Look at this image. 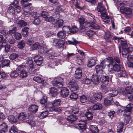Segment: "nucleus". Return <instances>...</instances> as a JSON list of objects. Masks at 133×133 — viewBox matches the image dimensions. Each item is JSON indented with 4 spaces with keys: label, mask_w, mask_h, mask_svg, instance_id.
<instances>
[{
    "label": "nucleus",
    "mask_w": 133,
    "mask_h": 133,
    "mask_svg": "<svg viewBox=\"0 0 133 133\" xmlns=\"http://www.w3.org/2000/svg\"><path fill=\"white\" fill-rule=\"evenodd\" d=\"M118 93V91L117 90H111L109 91V95L111 97H114L117 95Z\"/></svg>",
    "instance_id": "41"
},
{
    "label": "nucleus",
    "mask_w": 133,
    "mask_h": 133,
    "mask_svg": "<svg viewBox=\"0 0 133 133\" xmlns=\"http://www.w3.org/2000/svg\"><path fill=\"white\" fill-rule=\"evenodd\" d=\"M80 99L81 102L82 103H84L87 101V98L84 95H82L80 96Z\"/></svg>",
    "instance_id": "59"
},
{
    "label": "nucleus",
    "mask_w": 133,
    "mask_h": 133,
    "mask_svg": "<svg viewBox=\"0 0 133 133\" xmlns=\"http://www.w3.org/2000/svg\"><path fill=\"white\" fill-rule=\"evenodd\" d=\"M97 9L98 12H100L101 14V16L102 18L105 19L109 17V16L107 15L106 10L104 6L102 5L101 2L98 3Z\"/></svg>",
    "instance_id": "5"
},
{
    "label": "nucleus",
    "mask_w": 133,
    "mask_h": 133,
    "mask_svg": "<svg viewBox=\"0 0 133 133\" xmlns=\"http://www.w3.org/2000/svg\"><path fill=\"white\" fill-rule=\"evenodd\" d=\"M30 9H28V8L25 7L24 9L23 13L25 15H28L30 14Z\"/></svg>",
    "instance_id": "64"
},
{
    "label": "nucleus",
    "mask_w": 133,
    "mask_h": 133,
    "mask_svg": "<svg viewBox=\"0 0 133 133\" xmlns=\"http://www.w3.org/2000/svg\"><path fill=\"white\" fill-rule=\"evenodd\" d=\"M25 115L23 112L20 113L18 116V119L20 120H23L25 119Z\"/></svg>",
    "instance_id": "58"
},
{
    "label": "nucleus",
    "mask_w": 133,
    "mask_h": 133,
    "mask_svg": "<svg viewBox=\"0 0 133 133\" xmlns=\"http://www.w3.org/2000/svg\"><path fill=\"white\" fill-rule=\"evenodd\" d=\"M34 81L38 83H42L43 81V79L39 76H35L33 78Z\"/></svg>",
    "instance_id": "44"
},
{
    "label": "nucleus",
    "mask_w": 133,
    "mask_h": 133,
    "mask_svg": "<svg viewBox=\"0 0 133 133\" xmlns=\"http://www.w3.org/2000/svg\"><path fill=\"white\" fill-rule=\"evenodd\" d=\"M89 24H86V23L80 24V29L81 31L84 32L87 30L86 29L88 27H89V25H88Z\"/></svg>",
    "instance_id": "31"
},
{
    "label": "nucleus",
    "mask_w": 133,
    "mask_h": 133,
    "mask_svg": "<svg viewBox=\"0 0 133 133\" xmlns=\"http://www.w3.org/2000/svg\"><path fill=\"white\" fill-rule=\"evenodd\" d=\"M18 55L20 57L25 59L26 61V63L29 65V70L32 71V69L34 68L33 62L32 58L28 57L27 56H26L25 53L23 52H21Z\"/></svg>",
    "instance_id": "4"
},
{
    "label": "nucleus",
    "mask_w": 133,
    "mask_h": 133,
    "mask_svg": "<svg viewBox=\"0 0 133 133\" xmlns=\"http://www.w3.org/2000/svg\"><path fill=\"white\" fill-rule=\"evenodd\" d=\"M95 61L93 59H91L89 61L88 63L87 64V66L89 67H91L95 65Z\"/></svg>",
    "instance_id": "43"
},
{
    "label": "nucleus",
    "mask_w": 133,
    "mask_h": 133,
    "mask_svg": "<svg viewBox=\"0 0 133 133\" xmlns=\"http://www.w3.org/2000/svg\"><path fill=\"white\" fill-rule=\"evenodd\" d=\"M45 107H46V108H47V106H46ZM47 109L48 110H46L40 113L39 116V118L41 119H43L45 118L47 116L48 114V111H49V109Z\"/></svg>",
    "instance_id": "25"
},
{
    "label": "nucleus",
    "mask_w": 133,
    "mask_h": 133,
    "mask_svg": "<svg viewBox=\"0 0 133 133\" xmlns=\"http://www.w3.org/2000/svg\"><path fill=\"white\" fill-rule=\"evenodd\" d=\"M41 15L44 18H46L49 15V13L46 11H43L41 14Z\"/></svg>",
    "instance_id": "63"
},
{
    "label": "nucleus",
    "mask_w": 133,
    "mask_h": 133,
    "mask_svg": "<svg viewBox=\"0 0 133 133\" xmlns=\"http://www.w3.org/2000/svg\"><path fill=\"white\" fill-rule=\"evenodd\" d=\"M50 94L52 97H55L58 94L57 89L55 88L52 87L50 90Z\"/></svg>",
    "instance_id": "20"
},
{
    "label": "nucleus",
    "mask_w": 133,
    "mask_h": 133,
    "mask_svg": "<svg viewBox=\"0 0 133 133\" xmlns=\"http://www.w3.org/2000/svg\"><path fill=\"white\" fill-rule=\"evenodd\" d=\"M133 107V105L131 103H129L125 107V111L127 112V114H124V115L128 116L130 114V112Z\"/></svg>",
    "instance_id": "17"
},
{
    "label": "nucleus",
    "mask_w": 133,
    "mask_h": 133,
    "mask_svg": "<svg viewBox=\"0 0 133 133\" xmlns=\"http://www.w3.org/2000/svg\"><path fill=\"white\" fill-rule=\"evenodd\" d=\"M85 115L88 119L89 120L91 119L93 117V115L91 112H86Z\"/></svg>",
    "instance_id": "49"
},
{
    "label": "nucleus",
    "mask_w": 133,
    "mask_h": 133,
    "mask_svg": "<svg viewBox=\"0 0 133 133\" xmlns=\"http://www.w3.org/2000/svg\"><path fill=\"white\" fill-rule=\"evenodd\" d=\"M9 131L10 133H17V129L16 126L13 125L11 127Z\"/></svg>",
    "instance_id": "42"
},
{
    "label": "nucleus",
    "mask_w": 133,
    "mask_h": 133,
    "mask_svg": "<svg viewBox=\"0 0 133 133\" xmlns=\"http://www.w3.org/2000/svg\"><path fill=\"white\" fill-rule=\"evenodd\" d=\"M38 107L35 105H31L29 108V110L35 113L38 110Z\"/></svg>",
    "instance_id": "37"
},
{
    "label": "nucleus",
    "mask_w": 133,
    "mask_h": 133,
    "mask_svg": "<svg viewBox=\"0 0 133 133\" xmlns=\"http://www.w3.org/2000/svg\"><path fill=\"white\" fill-rule=\"evenodd\" d=\"M115 102L112 98H107L104 99V104L105 105L108 106L114 103Z\"/></svg>",
    "instance_id": "13"
},
{
    "label": "nucleus",
    "mask_w": 133,
    "mask_h": 133,
    "mask_svg": "<svg viewBox=\"0 0 133 133\" xmlns=\"http://www.w3.org/2000/svg\"><path fill=\"white\" fill-rule=\"evenodd\" d=\"M52 82L53 86L57 88H61L63 86V79L62 78H60L59 80L53 81Z\"/></svg>",
    "instance_id": "10"
},
{
    "label": "nucleus",
    "mask_w": 133,
    "mask_h": 133,
    "mask_svg": "<svg viewBox=\"0 0 133 133\" xmlns=\"http://www.w3.org/2000/svg\"><path fill=\"white\" fill-rule=\"evenodd\" d=\"M25 45L24 42L23 41H22L19 43L18 44V48L20 49H22Z\"/></svg>",
    "instance_id": "57"
},
{
    "label": "nucleus",
    "mask_w": 133,
    "mask_h": 133,
    "mask_svg": "<svg viewBox=\"0 0 133 133\" xmlns=\"http://www.w3.org/2000/svg\"><path fill=\"white\" fill-rule=\"evenodd\" d=\"M40 46V44L38 43H36L32 45L31 46L32 49L34 50H36L39 48Z\"/></svg>",
    "instance_id": "51"
},
{
    "label": "nucleus",
    "mask_w": 133,
    "mask_h": 133,
    "mask_svg": "<svg viewBox=\"0 0 133 133\" xmlns=\"http://www.w3.org/2000/svg\"><path fill=\"white\" fill-rule=\"evenodd\" d=\"M52 42L54 44L56 45V46L58 48H60L63 47L64 44V42L62 40L59 39L52 38Z\"/></svg>",
    "instance_id": "9"
},
{
    "label": "nucleus",
    "mask_w": 133,
    "mask_h": 133,
    "mask_svg": "<svg viewBox=\"0 0 133 133\" xmlns=\"http://www.w3.org/2000/svg\"><path fill=\"white\" fill-rule=\"evenodd\" d=\"M91 79H90L87 78H85L81 80L82 83L85 84H89L91 82Z\"/></svg>",
    "instance_id": "45"
},
{
    "label": "nucleus",
    "mask_w": 133,
    "mask_h": 133,
    "mask_svg": "<svg viewBox=\"0 0 133 133\" xmlns=\"http://www.w3.org/2000/svg\"><path fill=\"white\" fill-rule=\"evenodd\" d=\"M69 92L68 90L65 87L62 88L60 92V95L63 97H67L69 95Z\"/></svg>",
    "instance_id": "16"
},
{
    "label": "nucleus",
    "mask_w": 133,
    "mask_h": 133,
    "mask_svg": "<svg viewBox=\"0 0 133 133\" xmlns=\"http://www.w3.org/2000/svg\"><path fill=\"white\" fill-rule=\"evenodd\" d=\"M78 97V95L77 94L73 93L71 94L70 95V97L72 100L76 99Z\"/></svg>",
    "instance_id": "61"
},
{
    "label": "nucleus",
    "mask_w": 133,
    "mask_h": 133,
    "mask_svg": "<svg viewBox=\"0 0 133 133\" xmlns=\"http://www.w3.org/2000/svg\"><path fill=\"white\" fill-rule=\"evenodd\" d=\"M93 97L97 100H100L102 98V95L100 92H97L94 94Z\"/></svg>",
    "instance_id": "26"
},
{
    "label": "nucleus",
    "mask_w": 133,
    "mask_h": 133,
    "mask_svg": "<svg viewBox=\"0 0 133 133\" xmlns=\"http://www.w3.org/2000/svg\"><path fill=\"white\" fill-rule=\"evenodd\" d=\"M61 102V100L59 99H55L51 102L46 105L47 108L50 111H55L58 112H61L62 109L60 107H58Z\"/></svg>",
    "instance_id": "1"
},
{
    "label": "nucleus",
    "mask_w": 133,
    "mask_h": 133,
    "mask_svg": "<svg viewBox=\"0 0 133 133\" xmlns=\"http://www.w3.org/2000/svg\"><path fill=\"white\" fill-rule=\"evenodd\" d=\"M90 25V24H89ZM89 27H91L92 28L95 30H97L100 29V27L98 24H96L94 22H92L90 23V25H89Z\"/></svg>",
    "instance_id": "34"
},
{
    "label": "nucleus",
    "mask_w": 133,
    "mask_h": 133,
    "mask_svg": "<svg viewBox=\"0 0 133 133\" xmlns=\"http://www.w3.org/2000/svg\"><path fill=\"white\" fill-rule=\"evenodd\" d=\"M102 108V105L101 104L97 103L93 105L92 109L94 110H99L101 109Z\"/></svg>",
    "instance_id": "27"
},
{
    "label": "nucleus",
    "mask_w": 133,
    "mask_h": 133,
    "mask_svg": "<svg viewBox=\"0 0 133 133\" xmlns=\"http://www.w3.org/2000/svg\"><path fill=\"white\" fill-rule=\"evenodd\" d=\"M113 61L114 59L113 58L108 57L101 62L100 64L103 68H104L106 67L109 68L112 66Z\"/></svg>",
    "instance_id": "3"
},
{
    "label": "nucleus",
    "mask_w": 133,
    "mask_h": 133,
    "mask_svg": "<svg viewBox=\"0 0 133 133\" xmlns=\"http://www.w3.org/2000/svg\"><path fill=\"white\" fill-rule=\"evenodd\" d=\"M90 128L92 133H98L99 130L96 126L91 125Z\"/></svg>",
    "instance_id": "29"
},
{
    "label": "nucleus",
    "mask_w": 133,
    "mask_h": 133,
    "mask_svg": "<svg viewBox=\"0 0 133 133\" xmlns=\"http://www.w3.org/2000/svg\"><path fill=\"white\" fill-rule=\"evenodd\" d=\"M25 68L24 65H19L17 68V70L19 71V76L22 78L26 77L28 75V74L24 69Z\"/></svg>",
    "instance_id": "6"
},
{
    "label": "nucleus",
    "mask_w": 133,
    "mask_h": 133,
    "mask_svg": "<svg viewBox=\"0 0 133 133\" xmlns=\"http://www.w3.org/2000/svg\"><path fill=\"white\" fill-rule=\"evenodd\" d=\"M15 10L14 8L12 6H10L9 7L8 10V12L10 14H12L14 15L15 14Z\"/></svg>",
    "instance_id": "50"
},
{
    "label": "nucleus",
    "mask_w": 133,
    "mask_h": 133,
    "mask_svg": "<svg viewBox=\"0 0 133 133\" xmlns=\"http://www.w3.org/2000/svg\"><path fill=\"white\" fill-rule=\"evenodd\" d=\"M127 74L123 69L120 70L117 74V76L119 77L126 78L127 77Z\"/></svg>",
    "instance_id": "23"
},
{
    "label": "nucleus",
    "mask_w": 133,
    "mask_h": 133,
    "mask_svg": "<svg viewBox=\"0 0 133 133\" xmlns=\"http://www.w3.org/2000/svg\"><path fill=\"white\" fill-rule=\"evenodd\" d=\"M123 126V124L121 122L118 124L117 125V130L118 133H120L122 131Z\"/></svg>",
    "instance_id": "30"
},
{
    "label": "nucleus",
    "mask_w": 133,
    "mask_h": 133,
    "mask_svg": "<svg viewBox=\"0 0 133 133\" xmlns=\"http://www.w3.org/2000/svg\"><path fill=\"white\" fill-rule=\"evenodd\" d=\"M82 76V70L79 68L77 69L75 71L74 77L76 78H81Z\"/></svg>",
    "instance_id": "18"
},
{
    "label": "nucleus",
    "mask_w": 133,
    "mask_h": 133,
    "mask_svg": "<svg viewBox=\"0 0 133 133\" xmlns=\"http://www.w3.org/2000/svg\"><path fill=\"white\" fill-rule=\"evenodd\" d=\"M116 4L118 6H121L120 11L122 14H124L125 16H128L131 14L132 12L131 9L129 8L126 7L125 6H128V4L120 2L119 1H117Z\"/></svg>",
    "instance_id": "2"
},
{
    "label": "nucleus",
    "mask_w": 133,
    "mask_h": 133,
    "mask_svg": "<svg viewBox=\"0 0 133 133\" xmlns=\"http://www.w3.org/2000/svg\"><path fill=\"white\" fill-rule=\"evenodd\" d=\"M8 128L6 123L5 122H3L0 125V133H5V131Z\"/></svg>",
    "instance_id": "19"
},
{
    "label": "nucleus",
    "mask_w": 133,
    "mask_h": 133,
    "mask_svg": "<svg viewBox=\"0 0 133 133\" xmlns=\"http://www.w3.org/2000/svg\"><path fill=\"white\" fill-rule=\"evenodd\" d=\"M29 29L26 27L23 28L22 30V33L23 36L26 37L28 35Z\"/></svg>",
    "instance_id": "33"
},
{
    "label": "nucleus",
    "mask_w": 133,
    "mask_h": 133,
    "mask_svg": "<svg viewBox=\"0 0 133 133\" xmlns=\"http://www.w3.org/2000/svg\"><path fill=\"white\" fill-rule=\"evenodd\" d=\"M69 84L70 87V90L72 92H76L79 89V87L77 84L71 81L69 82Z\"/></svg>",
    "instance_id": "12"
},
{
    "label": "nucleus",
    "mask_w": 133,
    "mask_h": 133,
    "mask_svg": "<svg viewBox=\"0 0 133 133\" xmlns=\"http://www.w3.org/2000/svg\"><path fill=\"white\" fill-rule=\"evenodd\" d=\"M123 94H125L130 100L133 101V89L130 87H126L124 92L122 91Z\"/></svg>",
    "instance_id": "7"
},
{
    "label": "nucleus",
    "mask_w": 133,
    "mask_h": 133,
    "mask_svg": "<svg viewBox=\"0 0 133 133\" xmlns=\"http://www.w3.org/2000/svg\"><path fill=\"white\" fill-rule=\"evenodd\" d=\"M66 43L68 44L76 45V44H78L79 42L73 38L72 41L68 40L66 42Z\"/></svg>",
    "instance_id": "46"
},
{
    "label": "nucleus",
    "mask_w": 133,
    "mask_h": 133,
    "mask_svg": "<svg viewBox=\"0 0 133 133\" xmlns=\"http://www.w3.org/2000/svg\"><path fill=\"white\" fill-rule=\"evenodd\" d=\"M63 21L61 19L58 20L55 23L54 26L57 28H59L63 26Z\"/></svg>",
    "instance_id": "21"
},
{
    "label": "nucleus",
    "mask_w": 133,
    "mask_h": 133,
    "mask_svg": "<svg viewBox=\"0 0 133 133\" xmlns=\"http://www.w3.org/2000/svg\"><path fill=\"white\" fill-rule=\"evenodd\" d=\"M45 21L49 22L51 23H52L55 21V19L52 16H49V15L44 20Z\"/></svg>",
    "instance_id": "39"
},
{
    "label": "nucleus",
    "mask_w": 133,
    "mask_h": 133,
    "mask_svg": "<svg viewBox=\"0 0 133 133\" xmlns=\"http://www.w3.org/2000/svg\"><path fill=\"white\" fill-rule=\"evenodd\" d=\"M92 81L95 84L99 83V78L97 76H94L91 79Z\"/></svg>",
    "instance_id": "36"
},
{
    "label": "nucleus",
    "mask_w": 133,
    "mask_h": 133,
    "mask_svg": "<svg viewBox=\"0 0 133 133\" xmlns=\"http://www.w3.org/2000/svg\"><path fill=\"white\" fill-rule=\"evenodd\" d=\"M101 81L105 84H107L109 82V77L107 76L102 75L100 78Z\"/></svg>",
    "instance_id": "22"
},
{
    "label": "nucleus",
    "mask_w": 133,
    "mask_h": 133,
    "mask_svg": "<svg viewBox=\"0 0 133 133\" xmlns=\"http://www.w3.org/2000/svg\"><path fill=\"white\" fill-rule=\"evenodd\" d=\"M86 121L85 120H80L78 123V125L80 129L84 132L86 128Z\"/></svg>",
    "instance_id": "15"
},
{
    "label": "nucleus",
    "mask_w": 133,
    "mask_h": 133,
    "mask_svg": "<svg viewBox=\"0 0 133 133\" xmlns=\"http://www.w3.org/2000/svg\"><path fill=\"white\" fill-rule=\"evenodd\" d=\"M69 114H76L77 113L78 111H79L78 109L76 108H75L74 107L72 108L71 109V111H69Z\"/></svg>",
    "instance_id": "52"
},
{
    "label": "nucleus",
    "mask_w": 133,
    "mask_h": 133,
    "mask_svg": "<svg viewBox=\"0 0 133 133\" xmlns=\"http://www.w3.org/2000/svg\"><path fill=\"white\" fill-rule=\"evenodd\" d=\"M69 111H66L64 114L66 115L67 122L69 123H71L76 121L77 118L76 116L74 115H69Z\"/></svg>",
    "instance_id": "8"
},
{
    "label": "nucleus",
    "mask_w": 133,
    "mask_h": 133,
    "mask_svg": "<svg viewBox=\"0 0 133 133\" xmlns=\"http://www.w3.org/2000/svg\"><path fill=\"white\" fill-rule=\"evenodd\" d=\"M48 54L49 55V57L52 56H57V54L54 51H53L51 50H50L48 51Z\"/></svg>",
    "instance_id": "62"
},
{
    "label": "nucleus",
    "mask_w": 133,
    "mask_h": 133,
    "mask_svg": "<svg viewBox=\"0 0 133 133\" xmlns=\"http://www.w3.org/2000/svg\"><path fill=\"white\" fill-rule=\"evenodd\" d=\"M8 119L11 123H14L17 121V119L13 115H9L8 117Z\"/></svg>",
    "instance_id": "40"
},
{
    "label": "nucleus",
    "mask_w": 133,
    "mask_h": 133,
    "mask_svg": "<svg viewBox=\"0 0 133 133\" xmlns=\"http://www.w3.org/2000/svg\"><path fill=\"white\" fill-rule=\"evenodd\" d=\"M115 72H118L121 69L123 68V66L121 65H118L117 64H115L112 66Z\"/></svg>",
    "instance_id": "24"
},
{
    "label": "nucleus",
    "mask_w": 133,
    "mask_h": 133,
    "mask_svg": "<svg viewBox=\"0 0 133 133\" xmlns=\"http://www.w3.org/2000/svg\"><path fill=\"white\" fill-rule=\"evenodd\" d=\"M34 61L38 65H40L43 62V58L41 56L38 55L34 57Z\"/></svg>",
    "instance_id": "14"
},
{
    "label": "nucleus",
    "mask_w": 133,
    "mask_h": 133,
    "mask_svg": "<svg viewBox=\"0 0 133 133\" xmlns=\"http://www.w3.org/2000/svg\"><path fill=\"white\" fill-rule=\"evenodd\" d=\"M65 33L63 31H60L57 34V36L60 38H64L65 37Z\"/></svg>",
    "instance_id": "53"
},
{
    "label": "nucleus",
    "mask_w": 133,
    "mask_h": 133,
    "mask_svg": "<svg viewBox=\"0 0 133 133\" xmlns=\"http://www.w3.org/2000/svg\"><path fill=\"white\" fill-rule=\"evenodd\" d=\"M121 44L122 46V47L123 49H127L128 48V45L125 41H121Z\"/></svg>",
    "instance_id": "55"
},
{
    "label": "nucleus",
    "mask_w": 133,
    "mask_h": 133,
    "mask_svg": "<svg viewBox=\"0 0 133 133\" xmlns=\"http://www.w3.org/2000/svg\"><path fill=\"white\" fill-rule=\"evenodd\" d=\"M38 52L41 53L43 54L47 53L48 54V50L46 48L40 46Z\"/></svg>",
    "instance_id": "38"
},
{
    "label": "nucleus",
    "mask_w": 133,
    "mask_h": 133,
    "mask_svg": "<svg viewBox=\"0 0 133 133\" xmlns=\"http://www.w3.org/2000/svg\"><path fill=\"white\" fill-rule=\"evenodd\" d=\"M63 30L65 33H69L70 32V28L69 26H64L63 27Z\"/></svg>",
    "instance_id": "54"
},
{
    "label": "nucleus",
    "mask_w": 133,
    "mask_h": 133,
    "mask_svg": "<svg viewBox=\"0 0 133 133\" xmlns=\"http://www.w3.org/2000/svg\"><path fill=\"white\" fill-rule=\"evenodd\" d=\"M22 35L20 33L16 32L14 34V37L17 40H19L22 38Z\"/></svg>",
    "instance_id": "60"
},
{
    "label": "nucleus",
    "mask_w": 133,
    "mask_h": 133,
    "mask_svg": "<svg viewBox=\"0 0 133 133\" xmlns=\"http://www.w3.org/2000/svg\"><path fill=\"white\" fill-rule=\"evenodd\" d=\"M17 24L18 26L21 27L25 26L27 25V23L26 22L22 19L18 20Z\"/></svg>",
    "instance_id": "28"
},
{
    "label": "nucleus",
    "mask_w": 133,
    "mask_h": 133,
    "mask_svg": "<svg viewBox=\"0 0 133 133\" xmlns=\"http://www.w3.org/2000/svg\"><path fill=\"white\" fill-rule=\"evenodd\" d=\"M131 50H132V48L131 47H129L127 49H123L122 54L123 56L125 57H132V55H130Z\"/></svg>",
    "instance_id": "11"
},
{
    "label": "nucleus",
    "mask_w": 133,
    "mask_h": 133,
    "mask_svg": "<svg viewBox=\"0 0 133 133\" xmlns=\"http://www.w3.org/2000/svg\"><path fill=\"white\" fill-rule=\"evenodd\" d=\"M95 69L96 73L97 74L99 73H101L102 72L101 67L99 65H97L95 66Z\"/></svg>",
    "instance_id": "56"
},
{
    "label": "nucleus",
    "mask_w": 133,
    "mask_h": 133,
    "mask_svg": "<svg viewBox=\"0 0 133 133\" xmlns=\"http://www.w3.org/2000/svg\"><path fill=\"white\" fill-rule=\"evenodd\" d=\"M128 65L129 67L133 68V57H128Z\"/></svg>",
    "instance_id": "35"
},
{
    "label": "nucleus",
    "mask_w": 133,
    "mask_h": 133,
    "mask_svg": "<svg viewBox=\"0 0 133 133\" xmlns=\"http://www.w3.org/2000/svg\"><path fill=\"white\" fill-rule=\"evenodd\" d=\"M118 110L119 112H124V116H126V115H124V114H127V112L125 111V107H123L122 106H120L118 108Z\"/></svg>",
    "instance_id": "48"
},
{
    "label": "nucleus",
    "mask_w": 133,
    "mask_h": 133,
    "mask_svg": "<svg viewBox=\"0 0 133 133\" xmlns=\"http://www.w3.org/2000/svg\"><path fill=\"white\" fill-rule=\"evenodd\" d=\"M18 56V54H16L15 53H13L10 55L9 57L10 59L12 60H13L16 59Z\"/></svg>",
    "instance_id": "47"
},
{
    "label": "nucleus",
    "mask_w": 133,
    "mask_h": 133,
    "mask_svg": "<svg viewBox=\"0 0 133 133\" xmlns=\"http://www.w3.org/2000/svg\"><path fill=\"white\" fill-rule=\"evenodd\" d=\"M19 71H18L17 70V68L16 70H15L11 71V74L10 75L11 77L12 78H15L19 76V73L18 72Z\"/></svg>",
    "instance_id": "32"
}]
</instances>
